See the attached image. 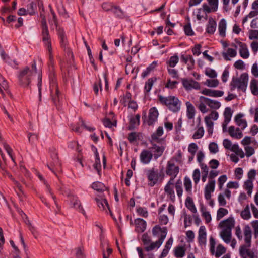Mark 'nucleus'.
Here are the masks:
<instances>
[{
  "instance_id": "nucleus-10",
  "label": "nucleus",
  "mask_w": 258,
  "mask_h": 258,
  "mask_svg": "<svg viewBox=\"0 0 258 258\" xmlns=\"http://www.w3.org/2000/svg\"><path fill=\"white\" fill-rule=\"evenodd\" d=\"M50 151L52 152L51 156L53 161L47 166L49 169L54 173V170H58L60 167L61 163L59 160L57 153L56 152V149L53 147L51 148H50Z\"/></svg>"
},
{
  "instance_id": "nucleus-46",
  "label": "nucleus",
  "mask_w": 258,
  "mask_h": 258,
  "mask_svg": "<svg viewBox=\"0 0 258 258\" xmlns=\"http://www.w3.org/2000/svg\"><path fill=\"white\" fill-rule=\"evenodd\" d=\"M45 45L47 47V50L49 52V59L51 62L53 61V56H52V48L51 47V43L50 41V39L48 40H44L43 41Z\"/></svg>"
},
{
  "instance_id": "nucleus-39",
  "label": "nucleus",
  "mask_w": 258,
  "mask_h": 258,
  "mask_svg": "<svg viewBox=\"0 0 258 258\" xmlns=\"http://www.w3.org/2000/svg\"><path fill=\"white\" fill-rule=\"evenodd\" d=\"M241 217L244 220H249L251 218V213L248 205H247L244 210L241 212Z\"/></svg>"
},
{
  "instance_id": "nucleus-16",
  "label": "nucleus",
  "mask_w": 258,
  "mask_h": 258,
  "mask_svg": "<svg viewBox=\"0 0 258 258\" xmlns=\"http://www.w3.org/2000/svg\"><path fill=\"white\" fill-rule=\"evenodd\" d=\"M198 242L201 246H205L207 242V233L205 226H200L198 231Z\"/></svg>"
},
{
  "instance_id": "nucleus-44",
  "label": "nucleus",
  "mask_w": 258,
  "mask_h": 258,
  "mask_svg": "<svg viewBox=\"0 0 258 258\" xmlns=\"http://www.w3.org/2000/svg\"><path fill=\"white\" fill-rule=\"evenodd\" d=\"M157 79L155 77H153L149 79L146 82L145 86V90L146 92H149L151 90L154 82L156 81Z\"/></svg>"
},
{
  "instance_id": "nucleus-45",
  "label": "nucleus",
  "mask_w": 258,
  "mask_h": 258,
  "mask_svg": "<svg viewBox=\"0 0 258 258\" xmlns=\"http://www.w3.org/2000/svg\"><path fill=\"white\" fill-rule=\"evenodd\" d=\"M94 169L96 170L99 175H100V171L101 170V165L100 163V160L99 158V155L98 152H96V159L95 162L93 165Z\"/></svg>"
},
{
  "instance_id": "nucleus-2",
  "label": "nucleus",
  "mask_w": 258,
  "mask_h": 258,
  "mask_svg": "<svg viewBox=\"0 0 258 258\" xmlns=\"http://www.w3.org/2000/svg\"><path fill=\"white\" fill-rule=\"evenodd\" d=\"M244 236L245 244L239 247V254L242 258H257L256 250L253 251L249 248L251 247V230L248 225L244 229Z\"/></svg>"
},
{
  "instance_id": "nucleus-50",
  "label": "nucleus",
  "mask_w": 258,
  "mask_h": 258,
  "mask_svg": "<svg viewBox=\"0 0 258 258\" xmlns=\"http://www.w3.org/2000/svg\"><path fill=\"white\" fill-rule=\"evenodd\" d=\"M232 112L231 109L229 107H226L224 112V121L230 122L232 117Z\"/></svg>"
},
{
  "instance_id": "nucleus-29",
  "label": "nucleus",
  "mask_w": 258,
  "mask_h": 258,
  "mask_svg": "<svg viewBox=\"0 0 258 258\" xmlns=\"http://www.w3.org/2000/svg\"><path fill=\"white\" fill-rule=\"evenodd\" d=\"M92 188L97 191L98 192H105L107 194H109L107 187L103 183L100 182H95L93 183Z\"/></svg>"
},
{
  "instance_id": "nucleus-11",
  "label": "nucleus",
  "mask_w": 258,
  "mask_h": 258,
  "mask_svg": "<svg viewBox=\"0 0 258 258\" xmlns=\"http://www.w3.org/2000/svg\"><path fill=\"white\" fill-rule=\"evenodd\" d=\"M231 46L234 47L235 49L229 48L226 50V51L223 52L222 53L223 57L226 61L231 60L232 58H234L237 55L236 45L232 43Z\"/></svg>"
},
{
  "instance_id": "nucleus-7",
  "label": "nucleus",
  "mask_w": 258,
  "mask_h": 258,
  "mask_svg": "<svg viewBox=\"0 0 258 258\" xmlns=\"http://www.w3.org/2000/svg\"><path fill=\"white\" fill-rule=\"evenodd\" d=\"M160 103L166 106L170 110L176 112L177 110V98L174 96H163L161 95H158Z\"/></svg>"
},
{
  "instance_id": "nucleus-20",
  "label": "nucleus",
  "mask_w": 258,
  "mask_h": 258,
  "mask_svg": "<svg viewBox=\"0 0 258 258\" xmlns=\"http://www.w3.org/2000/svg\"><path fill=\"white\" fill-rule=\"evenodd\" d=\"M199 100L201 101H204V103L212 109H217L221 106V103L218 101L211 100L204 96H200Z\"/></svg>"
},
{
  "instance_id": "nucleus-53",
  "label": "nucleus",
  "mask_w": 258,
  "mask_h": 258,
  "mask_svg": "<svg viewBox=\"0 0 258 258\" xmlns=\"http://www.w3.org/2000/svg\"><path fill=\"white\" fill-rule=\"evenodd\" d=\"M137 213L141 216L146 218L148 216V212L146 208L139 207L137 208Z\"/></svg>"
},
{
  "instance_id": "nucleus-3",
  "label": "nucleus",
  "mask_w": 258,
  "mask_h": 258,
  "mask_svg": "<svg viewBox=\"0 0 258 258\" xmlns=\"http://www.w3.org/2000/svg\"><path fill=\"white\" fill-rule=\"evenodd\" d=\"M235 224V221L232 216L221 221L218 224L221 229L220 236L226 243H229L232 239V229Z\"/></svg>"
},
{
  "instance_id": "nucleus-27",
  "label": "nucleus",
  "mask_w": 258,
  "mask_h": 258,
  "mask_svg": "<svg viewBox=\"0 0 258 258\" xmlns=\"http://www.w3.org/2000/svg\"><path fill=\"white\" fill-rule=\"evenodd\" d=\"M228 132L230 136L233 138L239 139L243 136V134L240 132L239 128H235L233 126H231L229 127Z\"/></svg>"
},
{
  "instance_id": "nucleus-63",
  "label": "nucleus",
  "mask_w": 258,
  "mask_h": 258,
  "mask_svg": "<svg viewBox=\"0 0 258 258\" xmlns=\"http://www.w3.org/2000/svg\"><path fill=\"white\" fill-rule=\"evenodd\" d=\"M184 31L185 33L188 36H192L194 34V32L192 30L191 25L189 23L185 25L184 26Z\"/></svg>"
},
{
  "instance_id": "nucleus-57",
  "label": "nucleus",
  "mask_w": 258,
  "mask_h": 258,
  "mask_svg": "<svg viewBox=\"0 0 258 258\" xmlns=\"http://www.w3.org/2000/svg\"><path fill=\"white\" fill-rule=\"evenodd\" d=\"M184 185L187 192H190L191 189V182L189 177H185L184 180Z\"/></svg>"
},
{
  "instance_id": "nucleus-9",
  "label": "nucleus",
  "mask_w": 258,
  "mask_h": 258,
  "mask_svg": "<svg viewBox=\"0 0 258 258\" xmlns=\"http://www.w3.org/2000/svg\"><path fill=\"white\" fill-rule=\"evenodd\" d=\"M105 196V195L103 194V195H98V197L96 198L95 199L97 202L98 206L101 210H104L106 212H107V210H108L110 212L111 216L115 221H116V219L113 217V214L110 211L106 199L104 198V197Z\"/></svg>"
},
{
  "instance_id": "nucleus-25",
  "label": "nucleus",
  "mask_w": 258,
  "mask_h": 258,
  "mask_svg": "<svg viewBox=\"0 0 258 258\" xmlns=\"http://www.w3.org/2000/svg\"><path fill=\"white\" fill-rule=\"evenodd\" d=\"M217 27L216 21L212 18L209 19L206 27V32L209 34H213L215 32Z\"/></svg>"
},
{
  "instance_id": "nucleus-21",
  "label": "nucleus",
  "mask_w": 258,
  "mask_h": 258,
  "mask_svg": "<svg viewBox=\"0 0 258 258\" xmlns=\"http://www.w3.org/2000/svg\"><path fill=\"white\" fill-rule=\"evenodd\" d=\"M134 224L135 225V230L137 232L142 233L146 229V222L141 218L136 219L134 220Z\"/></svg>"
},
{
  "instance_id": "nucleus-58",
  "label": "nucleus",
  "mask_w": 258,
  "mask_h": 258,
  "mask_svg": "<svg viewBox=\"0 0 258 258\" xmlns=\"http://www.w3.org/2000/svg\"><path fill=\"white\" fill-rule=\"evenodd\" d=\"M112 12L119 18H122L124 16L123 11L117 6H114L112 9Z\"/></svg>"
},
{
  "instance_id": "nucleus-5",
  "label": "nucleus",
  "mask_w": 258,
  "mask_h": 258,
  "mask_svg": "<svg viewBox=\"0 0 258 258\" xmlns=\"http://www.w3.org/2000/svg\"><path fill=\"white\" fill-rule=\"evenodd\" d=\"M37 72L36 65L35 61L31 65V69L26 67L20 71L18 79L20 85L24 87H28L31 82V77Z\"/></svg>"
},
{
  "instance_id": "nucleus-37",
  "label": "nucleus",
  "mask_w": 258,
  "mask_h": 258,
  "mask_svg": "<svg viewBox=\"0 0 258 258\" xmlns=\"http://www.w3.org/2000/svg\"><path fill=\"white\" fill-rule=\"evenodd\" d=\"M157 66V62L153 61L150 66L147 68L146 70H145L142 74V77L143 78H145L147 76H148L150 73L153 71L155 68Z\"/></svg>"
},
{
  "instance_id": "nucleus-51",
  "label": "nucleus",
  "mask_w": 258,
  "mask_h": 258,
  "mask_svg": "<svg viewBox=\"0 0 258 258\" xmlns=\"http://www.w3.org/2000/svg\"><path fill=\"white\" fill-rule=\"evenodd\" d=\"M198 129L193 135L192 138L195 139L201 138L204 134V130L202 126L197 127Z\"/></svg>"
},
{
  "instance_id": "nucleus-1",
  "label": "nucleus",
  "mask_w": 258,
  "mask_h": 258,
  "mask_svg": "<svg viewBox=\"0 0 258 258\" xmlns=\"http://www.w3.org/2000/svg\"><path fill=\"white\" fill-rule=\"evenodd\" d=\"M166 172L167 175L172 176V177L165 187V191L170 196L171 200H174V188H175L177 191V181L174 180L177 174V158H173L168 161Z\"/></svg>"
},
{
  "instance_id": "nucleus-36",
  "label": "nucleus",
  "mask_w": 258,
  "mask_h": 258,
  "mask_svg": "<svg viewBox=\"0 0 258 258\" xmlns=\"http://www.w3.org/2000/svg\"><path fill=\"white\" fill-rule=\"evenodd\" d=\"M185 205L186 207L192 213H196L197 211L194 201L190 197H187L185 201Z\"/></svg>"
},
{
  "instance_id": "nucleus-26",
  "label": "nucleus",
  "mask_w": 258,
  "mask_h": 258,
  "mask_svg": "<svg viewBox=\"0 0 258 258\" xmlns=\"http://www.w3.org/2000/svg\"><path fill=\"white\" fill-rule=\"evenodd\" d=\"M41 25L42 28V40L44 41L50 39L46 19H42Z\"/></svg>"
},
{
  "instance_id": "nucleus-55",
  "label": "nucleus",
  "mask_w": 258,
  "mask_h": 258,
  "mask_svg": "<svg viewBox=\"0 0 258 258\" xmlns=\"http://www.w3.org/2000/svg\"><path fill=\"white\" fill-rule=\"evenodd\" d=\"M224 92L222 91L210 89L209 91V96L218 97L222 96Z\"/></svg>"
},
{
  "instance_id": "nucleus-41",
  "label": "nucleus",
  "mask_w": 258,
  "mask_h": 258,
  "mask_svg": "<svg viewBox=\"0 0 258 258\" xmlns=\"http://www.w3.org/2000/svg\"><path fill=\"white\" fill-rule=\"evenodd\" d=\"M243 186L244 188L247 191V194L251 196L253 188V181L246 180L244 183Z\"/></svg>"
},
{
  "instance_id": "nucleus-52",
  "label": "nucleus",
  "mask_w": 258,
  "mask_h": 258,
  "mask_svg": "<svg viewBox=\"0 0 258 258\" xmlns=\"http://www.w3.org/2000/svg\"><path fill=\"white\" fill-rule=\"evenodd\" d=\"M36 8V4L32 2L29 5H27V11L28 14L30 15H33L35 13V9Z\"/></svg>"
},
{
  "instance_id": "nucleus-61",
  "label": "nucleus",
  "mask_w": 258,
  "mask_h": 258,
  "mask_svg": "<svg viewBox=\"0 0 258 258\" xmlns=\"http://www.w3.org/2000/svg\"><path fill=\"white\" fill-rule=\"evenodd\" d=\"M209 149L210 152L212 154H216L219 151L217 144L214 142L211 143L209 144Z\"/></svg>"
},
{
  "instance_id": "nucleus-56",
  "label": "nucleus",
  "mask_w": 258,
  "mask_h": 258,
  "mask_svg": "<svg viewBox=\"0 0 258 258\" xmlns=\"http://www.w3.org/2000/svg\"><path fill=\"white\" fill-rule=\"evenodd\" d=\"M227 177L226 175H223L220 176L218 179V184L219 189L221 190L222 189L223 186L225 182L227 181Z\"/></svg>"
},
{
  "instance_id": "nucleus-17",
  "label": "nucleus",
  "mask_w": 258,
  "mask_h": 258,
  "mask_svg": "<svg viewBox=\"0 0 258 258\" xmlns=\"http://www.w3.org/2000/svg\"><path fill=\"white\" fill-rule=\"evenodd\" d=\"M165 149V147L163 145H158L155 144H153V146L150 148V151L153 154V156L155 159H157L159 157H160Z\"/></svg>"
},
{
  "instance_id": "nucleus-64",
  "label": "nucleus",
  "mask_w": 258,
  "mask_h": 258,
  "mask_svg": "<svg viewBox=\"0 0 258 258\" xmlns=\"http://www.w3.org/2000/svg\"><path fill=\"white\" fill-rule=\"evenodd\" d=\"M249 38L250 40L258 39V30H251L249 32Z\"/></svg>"
},
{
  "instance_id": "nucleus-49",
  "label": "nucleus",
  "mask_w": 258,
  "mask_h": 258,
  "mask_svg": "<svg viewBox=\"0 0 258 258\" xmlns=\"http://www.w3.org/2000/svg\"><path fill=\"white\" fill-rule=\"evenodd\" d=\"M177 63V56L174 55L171 56L169 60L167 61V68H174Z\"/></svg>"
},
{
  "instance_id": "nucleus-30",
  "label": "nucleus",
  "mask_w": 258,
  "mask_h": 258,
  "mask_svg": "<svg viewBox=\"0 0 258 258\" xmlns=\"http://www.w3.org/2000/svg\"><path fill=\"white\" fill-rule=\"evenodd\" d=\"M181 60L187 66V68L190 69L194 65L195 61L191 55H182L181 56Z\"/></svg>"
},
{
  "instance_id": "nucleus-48",
  "label": "nucleus",
  "mask_w": 258,
  "mask_h": 258,
  "mask_svg": "<svg viewBox=\"0 0 258 258\" xmlns=\"http://www.w3.org/2000/svg\"><path fill=\"white\" fill-rule=\"evenodd\" d=\"M2 144H3V146H4V147L5 148V149L6 150L8 154L9 155V156L11 158V159L13 161V162L15 163V159H14V157L13 156V155H12V153H13L12 149L6 143V142L5 141H4V140H3V141H2Z\"/></svg>"
},
{
  "instance_id": "nucleus-6",
  "label": "nucleus",
  "mask_w": 258,
  "mask_h": 258,
  "mask_svg": "<svg viewBox=\"0 0 258 258\" xmlns=\"http://www.w3.org/2000/svg\"><path fill=\"white\" fill-rule=\"evenodd\" d=\"M248 81V75L247 73L242 74L239 78H233L230 82L231 90H234L236 88L245 92L246 90Z\"/></svg>"
},
{
  "instance_id": "nucleus-4",
  "label": "nucleus",
  "mask_w": 258,
  "mask_h": 258,
  "mask_svg": "<svg viewBox=\"0 0 258 258\" xmlns=\"http://www.w3.org/2000/svg\"><path fill=\"white\" fill-rule=\"evenodd\" d=\"M154 236L159 238L158 240L152 242L149 246L145 247L147 251L154 250L156 248H159L163 243L167 233V229L166 227H161L159 225L155 226L152 230Z\"/></svg>"
},
{
  "instance_id": "nucleus-43",
  "label": "nucleus",
  "mask_w": 258,
  "mask_h": 258,
  "mask_svg": "<svg viewBox=\"0 0 258 258\" xmlns=\"http://www.w3.org/2000/svg\"><path fill=\"white\" fill-rule=\"evenodd\" d=\"M250 89L254 95H258V81L255 79L251 80L250 82Z\"/></svg>"
},
{
  "instance_id": "nucleus-14",
  "label": "nucleus",
  "mask_w": 258,
  "mask_h": 258,
  "mask_svg": "<svg viewBox=\"0 0 258 258\" xmlns=\"http://www.w3.org/2000/svg\"><path fill=\"white\" fill-rule=\"evenodd\" d=\"M236 44L239 47L240 56L243 59H247L249 57L250 54L247 44L240 41H237Z\"/></svg>"
},
{
  "instance_id": "nucleus-19",
  "label": "nucleus",
  "mask_w": 258,
  "mask_h": 258,
  "mask_svg": "<svg viewBox=\"0 0 258 258\" xmlns=\"http://www.w3.org/2000/svg\"><path fill=\"white\" fill-rule=\"evenodd\" d=\"M51 96L52 101L55 106L60 104V97L59 95V91L56 85H53L51 88Z\"/></svg>"
},
{
  "instance_id": "nucleus-35",
  "label": "nucleus",
  "mask_w": 258,
  "mask_h": 258,
  "mask_svg": "<svg viewBox=\"0 0 258 258\" xmlns=\"http://www.w3.org/2000/svg\"><path fill=\"white\" fill-rule=\"evenodd\" d=\"M225 252L226 248L222 245L218 244L216 247V250H215V248L214 253H211V254L215 255L216 257L218 258Z\"/></svg>"
},
{
  "instance_id": "nucleus-8",
  "label": "nucleus",
  "mask_w": 258,
  "mask_h": 258,
  "mask_svg": "<svg viewBox=\"0 0 258 258\" xmlns=\"http://www.w3.org/2000/svg\"><path fill=\"white\" fill-rule=\"evenodd\" d=\"M68 197L69 199L70 203L72 207L75 208L76 210L81 213L84 215H86L85 211L78 198L72 193L69 194L68 195Z\"/></svg>"
},
{
  "instance_id": "nucleus-13",
  "label": "nucleus",
  "mask_w": 258,
  "mask_h": 258,
  "mask_svg": "<svg viewBox=\"0 0 258 258\" xmlns=\"http://www.w3.org/2000/svg\"><path fill=\"white\" fill-rule=\"evenodd\" d=\"M159 115V112L157 109L155 107L151 108L149 111L148 119L147 123L149 125H151L154 123L157 120Z\"/></svg>"
},
{
  "instance_id": "nucleus-54",
  "label": "nucleus",
  "mask_w": 258,
  "mask_h": 258,
  "mask_svg": "<svg viewBox=\"0 0 258 258\" xmlns=\"http://www.w3.org/2000/svg\"><path fill=\"white\" fill-rule=\"evenodd\" d=\"M219 84V81L217 79H207L205 82V85L209 87H216Z\"/></svg>"
},
{
  "instance_id": "nucleus-23",
  "label": "nucleus",
  "mask_w": 258,
  "mask_h": 258,
  "mask_svg": "<svg viewBox=\"0 0 258 258\" xmlns=\"http://www.w3.org/2000/svg\"><path fill=\"white\" fill-rule=\"evenodd\" d=\"M207 13H209L206 11L203 4L202 8L197 9L194 11L193 15L196 17L198 21H200L202 18L207 20Z\"/></svg>"
},
{
  "instance_id": "nucleus-60",
  "label": "nucleus",
  "mask_w": 258,
  "mask_h": 258,
  "mask_svg": "<svg viewBox=\"0 0 258 258\" xmlns=\"http://www.w3.org/2000/svg\"><path fill=\"white\" fill-rule=\"evenodd\" d=\"M192 178L195 184H197L200 179V171L199 169H196L194 171Z\"/></svg>"
},
{
  "instance_id": "nucleus-32",
  "label": "nucleus",
  "mask_w": 258,
  "mask_h": 258,
  "mask_svg": "<svg viewBox=\"0 0 258 258\" xmlns=\"http://www.w3.org/2000/svg\"><path fill=\"white\" fill-rule=\"evenodd\" d=\"M243 117V114H238L235 117V121L238 126L240 127L241 129L245 128L247 126V122L245 119H241Z\"/></svg>"
},
{
  "instance_id": "nucleus-31",
  "label": "nucleus",
  "mask_w": 258,
  "mask_h": 258,
  "mask_svg": "<svg viewBox=\"0 0 258 258\" xmlns=\"http://www.w3.org/2000/svg\"><path fill=\"white\" fill-rule=\"evenodd\" d=\"M187 107V116L189 119H193L196 113V109L194 105L189 102L186 103Z\"/></svg>"
},
{
  "instance_id": "nucleus-62",
  "label": "nucleus",
  "mask_w": 258,
  "mask_h": 258,
  "mask_svg": "<svg viewBox=\"0 0 258 258\" xmlns=\"http://www.w3.org/2000/svg\"><path fill=\"white\" fill-rule=\"evenodd\" d=\"M168 73L169 75V78L172 79H177V72L176 69L174 68H167Z\"/></svg>"
},
{
  "instance_id": "nucleus-15",
  "label": "nucleus",
  "mask_w": 258,
  "mask_h": 258,
  "mask_svg": "<svg viewBox=\"0 0 258 258\" xmlns=\"http://www.w3.org/2000/svg\"><path fill=\"white\" fill-rule=\"evenodd\" d=\"M215 180H208V183L205 187L204 195L206 200L211 199V193L215 190Z\"/></svg>"
},
{
  "instance_id": "nucleus-40",
  "label": "nucleus",
  "mask_w": 258,
  "mask_h": 258,
  "mask_svg": "<svg viewBox=\"0 0 258 258\" xmlns=\"http://www.w3.org/2000/svg\"><path fill=\"white\" fill-rule=\"evenodd\" d=\"M228 214V210L224 208H219L217 211L216 219L219 221Z\"/></svg>"
},
{
  "instance_id": "nucleus-59",
  "label": "nucleus",
  "mask_w": 258,
  "mask_h": 258,
  "mask_svg": "<svg viewBox=\"0 0 258 258\" xmlns=\"http://www.w3.org/2000/svg\"><path fill=\"white\" fill-rule=\"evenodd\" d=\"M141 239L143 242L144 245H145V247L149 246L152 243L151 242V240L150 237L147 233H144L143 234Z\"/></svg>"
},
{
  "instance_id": "nucleus-18",
  "label": "nucleus",
  "mask_w": 258,
  "mask_h": 258,
  "mask_svg": "<svg viewBox=\"0 0 258 258\" xmlns=\"http://www.w3.org/2000/svg\"><path fill=\"white\" fill-rule=\"evenodd\" d=\"M182 84L186 90H199L201 88L200 84L193 80L182 79Z\"/></svg>"
},
{
  "instance_id": "nucleus-28",
  "label": "nucleus",
  "mask_w": 258,
  "mask_h": 258,
  "mask_svg": "<svg viewBox=\"0 0 258 258\" xmlns=\"http://www.w3.org/2000/svg\"><path fill=\"white\" fill-rule=\"evenodd\" d=\"M226 21L224 19H221L218 24V31L221 37H224L226 36Z\"/></svg>"
},
{
  "instance_id": "nucleus-38",
  "label": "nucleus",
  "mask_w": 258,
  "mask_h": 258,
  "mask_svg": "<svg viewBox=\"0 0 258 258\" xmlns=\"http://www.w3.org/2000/svg\"><path fill=\"white\" fill-rule=\"evenodd\" d=\"M140 118L139 114H137L135 116L132 117L130 119V128L133 129L138 126L140 123Z\"/></svg>"
},
{
  "instance_id": "nucleus-47",
  "label": "nucleus",
  "mask_w": 258,
  "mask_h": 258,
  "mask_svg": "<svg viewBox=\"0 0 258 258\" xmlns=\"http://www.w3.org/2000/svg\"><path fill=\"white\" fill-rule=\"evenodd\" d=\"M8 88L9 86L8 83L0 74V88L4 89L8 94L11 95Z\"/></svg>"
},
{
  "instance_id": "nucleus-34",
  "label": "nucleus",
  "mask_w": 258,
  "mask_h": 258,
  "mask_svg": "<svg viewBox=\"0 0 258 258\" xmlns=\"http://www.w3.org/2000/svg\"><path fill=\"white\" fill-rule=\"evenodd\" d=\"M200 211L202 213V216L205 219L206 222L207 223H209L212 219L211 216L209 212L207 211L204 206H201Z\"/></svg>"
},
{
  "instance_id": "nucleus-33",
  "label": "nucleus",
  "mask_w": 258,
  "mask_h": 258,
  "mask_svg": "<svg viewBox=\"0 0 258 258\" xmlns=\"http://www.w3.org/2000/svg\"><path fill=\"white\" fill-rule=\"evenodd\" d=\"M163 134V129L162 127H159L156 132L152 135V142H160L162 141L160 139V137Z\"/></svg>"
},
{
  "instance_id": "nucleus-22",
  "label": "nucleus",
  "mask_w": 258,
  "mask_h": 258,
  "mask_svg": "<svg viewBox=\"0 0 258 258\" xmlns=\"http://www.w3.org/2000/svg\"><path fill=\"white\" fill-rule=\"evenodd\" d=\"M153 157V154L150 150H143L140 155V159L142 163L145 164H148Z\"/></svg>"
},
{
  "instance_id": "nucleus-24",
  "label": "nucleus",
  "mask_w": 258,
  "mask_h": 258,
  "mask_svg": "<svg viewBox=\"0 0 258 258\" xmlns=\"http://www.w3.org/2000/svg\"><path fill=\"white\" fill-rule=\"evenodd\" d=\"M209 6L204 4V7L208 13L215 12L218 9V0H208Z\"/></svg>"
},
{
  "instance_id": "nucleus-12",
  "label": "nucleus",
  "mask_w": 258,
  "mask_h": 258,
  "mask_svg": "<svg viewBox=\"0 0 258 258\" xmlns=\"http://www.w3.org/2000/svg\"><path fill=\"white\" fill-rule=\"evenodd\" d=\"M147 175L149 180V185L153 186L158 181V174L154 168L149 170L147 171Z\"/></svg>"
},
{
  "instance_id": "nucleus-42",
  "label": "nucleus",
  "mask_w": 258,
  "mask_h": 258,
  "mask_svg": "<svg viewBox=\"0 0 258 258\" xmlns=\"http://www.w3.org/2000/svg\"><path fill=\"white\" fill-rule=\"evenodd\" d=\"M177 84V79H172L171 78H168L167 79V83L165 85V87L168 89H172L176 88Z\"/></svg>"
}]
</instances>
